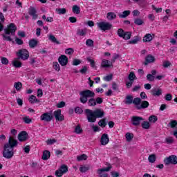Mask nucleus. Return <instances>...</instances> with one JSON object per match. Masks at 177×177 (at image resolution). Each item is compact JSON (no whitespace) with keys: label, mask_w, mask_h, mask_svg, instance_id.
I'll list each match as a JSON object with an SVG mask.
<instances>
[{"label":"nucleus","mask_w":177,"mask_h":177,"mask_svg":"<svg viewBox=\"0 0 177 177\" xmlns=\"http://www.w3.org/2000/svg\"><path fill=\"white\" fill-rule=\"evenodd\" d=\"M131 15V11L130 10H125L121 14H118V16L120 19H125L126 17H128L129 15Z\"/></svg>","instance_id":"obj_21"},{"label":"nucleus","mask_w":177,"mask_h":177,"mask_svg":"<svg viewBox=\"0 0 177 177\" xmlns=\"http://www.w3.org/2000/svg\"><path fill=\"white\" fill-rule=\"evenodd\" d=\"M80 172H86V171H89L88 165H84L80 167Z\"/></svg>","instance_id":"obj_40"},{"label":"nucleus","mask_w":177,"mask_h":177,"mask_svg":"<svg viewBox=\"0 0 177 177\" xmlns=\"http://www.w3.org/2000/svg\"><path fill=\"white\" fill-rule=\"evenodd\" d=\"M53 68L55 71H60V65L57 62H53Z\"/></svg>","instance_id":"obj_46"},{"label":"nucleus","mask_w":177,"mask_h":177,"mask_svg":"<svg viewBox=\"0 0 177 177\" xmlns=\"http://www.w3.org/2000/svg\"><path fill=\"white\" fill-rule=\"evenodd\" d=\"M72 10L73 13H76V15H80V12H81L80 7L77 5L73 6Z\"/></svg>","instance_id":"obj_33"},{"label":"nucleus","mask_w":177,"mask_h":177,"mask_svg":"<svg viewBox=\"0 0 177 177\" xmlns=\"http://www.w3.org/2000/svg\"><path fill=\"white\" fill-rule=\"evenodd\" d=\"M80 102L81 103H86L88 97H95V93L91 90H85L80 93Z\"/></svg>","instance_id":"obj_5"},{"label":"nucleus","mask_w":177,"mask_h":177,"mask_svg":"<svg viewBox=\"0 0 177 177\" xmlns=\"http://www.w3.org/2000/svg\"><path fill=\"white\" fill-rule=\"evenodd\" d=\"M41 121H44L45 122H50L53 120V114L52 112H46L41 115Z\"/></svg>","instance_id":"obj_7"},{"label":"nucleus","mask_w":177,"mask_h":177,"mask_svg":"<svg viewBox=\"0 0 177 177\" xmlns=\"http://www.w3.org/2000/svg\"><path fill=\"white\" fill-rule=\"evenodd\" d=\"M17 30V28L15 24H10L7 28L4 29L5 34L2 35L3 41H9V42H11L12 37H10V35L15 36Z\"/></svg>","instance_id":"obj_3"},{"label":"nucleus","mask_w":177,"mask_h":177,"mask_svg":"<svg viewBox=\"0 0 177 177\" xmlns=\"http://www.w3.org/2000/svg\"><path fill=\"white\" fill-rule=\"evenodd\" d=\"M50 158V152L46 150L44 151L41 156L42 160H49Z\"/></svg>","instance_id":"obj_22"},{"label":"nucleus","mask_w":177,"mask_h":177,"mask_svg":"<svg viewBox=\"0 0 177 177\" xmlns=\"http://www.w3.org/2000/svg\"><path fill=\"white\" fill-rule=\"evenodd\" d=\"M57 140L55 139H48L46 141L47 145H54V143H56Z\"/></svg>","instance_id":"obj_57"},{"label":"nucleus","mask_w":177,"mask_h":177,"mask_svg":"<svg viewBox=\"0 0 177 177\" xmlns=\"http://www.w3.org/2000/svg\"><path fill=\"white\" fill-rule=\"evenodd\" d=\"M140 121H143V118L140 116H133L131 118L132 124L135 127H138V125H140Z\"/></svg>","instance_id":"obj_14"},{"label":"nucleus","mask_w":177,"mask_h":177,"mask_svg":"<svg viewBox=\"0 0 177 177\" xmlns=\"http://www.w3.org/2000/svg\"><path fill=\"white\" fill-rule=\"evenodd\" d=\"M78 64H81V60L78 59H75L73 61V66H78Z\"/></svg>","instance_id":"obj_59"},{"label":"nucleus","mask_w":177,"mask_h":177,"mask_svg":"<svg viewBox=\"0 0 177 177\" xmlns=\"http://www.w3.org/2000/svg\"><path fill=\"white\" fill-rule=\"evenodd\" d=\"M98 125L102 128H104V127L107 125V124H106V119L100 120L98 122Z\"/></svg>","instance_id":"obj_45"},{"label":"nucleus","mask_w":177,"mask_h":177,"mask_svg":"<svg viewBox=\"0 0 177 177\" xmlns=\"http://www.w3.org/2000/svg\"><path fill=\"white\" fill-rule=\"evenodd\" d=\"M110 142V138H109V135L107 133H104L101 136L100 143L102 146H106V145H109Z\"/></svg>","instance_id":"obj_13"},{"label":"nucleus","mask_w":177,"mask_h":177,"mask_svg":"<svg viewBox=\"0 0 177 177\" xmlns=\"http://www.w3.org/2000/svg\"><path fill=\"white\" fill-rule=\"evenodd\" d=\"M75 133H77L80 135V133H82V129H81V126L77 125L75 128Z\"/></svg>","instance_id":"obj_42"},{"label":"nucleus","mask_w":177,"mask_h":177,"mask_svg":"<svg viewBox=\"0 0 177 177\" xmlns=\"http://www.w3.org/2000/svg\"><path fill=\"white\" fill-rule=\"evenodd\" d=\"M58 62L61 66H67V63H68V58L66 55H61L59 59Z\"/></svg>","instance_id":"obj_17"},{"label":"nucleus","mask_w":177,"mask_h":177,"mask_svg":"<svg viewBox=\"0 0 177 177\" xmlns=\"http://www.w3.org/2000/svg\"><path fill=\"white\" fill-rule=\"evenodd\" d=\"M12 66L17 68H20L21 67V62L17 58L12 61Z\"/></svg>","instance_id":"obj_23"},{"label":"nucleus","mask_w":177,"mask_h":177,"mask_svg":"<svg viewBox=\"0 0 177 177\" xmlns=\"http://www.w3.org/2000/svg\"><path fill=\"white\" fill-rule=\"evenodd\" d=\"M133 104L137 110H142L143 109H147L150 104L147 101H142L140 97H136L133 100Z\"/></svg>","instance_id":"obj_4"},{"label":"nucleus","mask_w":177,"mask_h":177,"mask_svg":"<svg viewBox=\"0 0 177 177\" xmlns=\"http://www.w3.org/2000/svg\"><path fill=\"white\" fill-rule=\"evenodd\" d=\"M85 113L88 122H95L96 118H102L104 116V111L100 109H97L95 111L86 109Z\"/></svg>","instance_id":"obj_2"},{"label":"nucleus","mask_w":177,"mask_h":177,"mask_svg":"<svg viewBox=\"0 0 177 177\" xmlns=\"http://www.w3.org/2000/svg\"><path fill=\"white\" fill-rule=\"evenodd\" d=\"M56 12L58 13V15H66L67 11L66 8H57L56 9Z\"/></svg>","instance_id":"obj_39"},{"label":"nucleus","mask_w":177,"mask_h":177,"mask_svg":"<svg viewBox=\"0 0 177 177\" xmlns=\"http://www.w3.org/2000/svg\"><path fill=\"white\" fill-rule=\"evenodd\" d=\"M28 14L30 15V16H32V17L34 20H35V19H37V17H38V15H37V10H35V8H34L32 7H30L29 8Z\"/></svg>","instance_id":"obj_18"},{"label":"nucleus","mask_w":177,"mask_h":177,"mask_svg":"<svg viewBox=\"0 0 177 177\" xmlns=\"http://www.w3.org/2000/svg\"><path fill=\"white\" fill-rule=\"evenodd\" d=\"M77 33L80 37H85L86 35V29H78Z\"/></svg>","instance_id":"obj_26"},{"label":"nucleus","mask_w":177,"mask_h":177,"mask_svg":"<svg viewBox=\"0 0 177 177\" xmlns=\"http://www.w3.org/2000/svg\"><path fill=\"white\" fill-rule=\"evenodd\" d=\"M165 165H169V164H174V165L177 164V157L176 156L171 155L169 157L164 160Z\"/></svg>","instance_id":"obj_9"},{"label":"nucleus","mask_w":177,"mask_h":177,"mask_svg":"<svg viewBox=\"0 0 177 177\" xmlns=\"http://www.w3.org/2000/svg\"><path fill=\"white\" fill-rule=\"evenodd\" d=\"M87 60H88V62H89L92 68H96V66L95 65V60H93L91 58H88Z\"/></svg>","instance_id":"obj_53"},{"label":"nucleus","mask_w":177,"mask_h":177,"mask_svg":"<svg viewBox=\"0 0 177 177\" xmlns=\"http://www.w3.org/2000/svg\"><path fill=\"white\" fill-rule=\"evenodd\" d=\"M28 139V134L26 131H21L18 135V140L19 142H26Z\"/></svg>","instance_id":"obj_15"},{"label":"nucleus","mask_w":177,"mask_h":177,"mask_svg":"<svg viewBox=\"0 0 177 177\" xmlns=\"http://www.w3.org/2000/svg\"><path fill=\"white\" fill-rule=\"evenodd\" d=\"M147 81H149L150 82H153V81H154V80H156V77L153 76V75L149 73L147 75Z\"/></svg>","instance_id":"obj_47"},{"label":"nucleus","mask_w":177,"mask_h":177,"mask_svg":"<svg viewBox=\"0 0 177 177\" xmlns=\"http://www.w3.org/2000/svg\"><path fill=\"white\" fill-rule=\"evenodd\" d=\"M14 88H15L16 91H19L23 88V84L20 82H15L14 84Z\"/></svg>","instance_id":"obj_29"},{"label":"nucleus","mask_w":177,"mask_h":177,"mask_svg":"<svg viewBox=\"0 0 177 177\" xmlns=\"http://www.w3.org/2000/svg\"><path fill=\"white\" fill-rule=\"evenodd\" d=\"M75 113H76L77 114H81L82 113V109L80 108V107H76L75 109Z\"/></svg>","instance_id":"obj_63"},{"label":"nucleus","mask_w":177,"mask_h":177,"mask_svg":"<svg viewBox=\"0 0 177 177\" xmlns=\"http://www.w3.org/2000/svg\"><path fill=\"white\" fill-rule=\"evenodd\" d=\"M129 81H132L133 82V80H135V78H136V75H135V73L133 72H131L129 75L128 77Z\"/></svg>","instance_id":"obj_48"},{"label":"nucleus","mask_w":177,"mask_h":177,"mask_svg":"<svg viewBox=\"0 0 177 177\" xmlns=\"http://www.w3.org/2000/svg\"><path fill=\"white\" fill-rule=\"evenodd\" d=\"M68 171V168L66 165H63L60 167L59 169L55 171V175L57 177L63 176L64 174H66Z\"/></svg>","instance_id":"obj_11"},{"label":"nucleus","mask_w":177,"mask_h":177,"mask_svg":"<svg viewBox=\"0 0 177 177\" xmlns=\"http://www.w3.org/2000/svg\"><path fill=\"white\" fill-rule=\"evenodd\" d=\"M135 99H133V96L132 95H127L125 97V101L124 103L125 104H132V103L133 104V100Z\"/></svg>","instance_id":"obj_20"},{"label":"nucleus","mask_w":177,"mask_h":177,"mask_svg":"<svg viewBox=\"0 0 177 177\" xmlns=\"http://www.w3.org/2000/svg\"><path fill=\"white\" fill-rule=\"evenodd\" d=\"M29 102L30 103H32V104L39 103V100H38V99H37V97H35V95H31L29 97Z\"/></svg>","instance_id":"obj_32"},{"label":"nucleus","mask_w":177,"mask_h":177,"mask_svg":"<svg viewBox=\"0 0 177 177\" xmlns=\"http://www.w3.org/2000/svg\"><path fill=\"white\" fill-rule=\"evenodd\" d=\"M106 19L109 21H113V20H115L117 19V15L113 12H109L106 14Z\"/></svg>","instance_id":"obj_19"},{"label":"nucleus","mask_w":177,"mask_h":177,"mask_svg":"<svg viewBox=\"0 0 177 177\" xmlns=\"http://www.w3.org/2000/svg\"><path fill=\"white\" fill-rule=\"evenodd\" d=\"M138 42H139V38L138 37L129 41V44H138Z\"/></svg>","instance_id":"obj_64"},{"label":"nucleus","mask_w":177,"mask_h":177,"mask_svg":"<svg viewBox=\"0 0 177 177\" xmlns=\"http://www.w3.org/2000/svg\"><path fill=\"white\" fill-rule=\"evenodd\" d=\"M151 92H152L153 96H160L162 93L161 89L157 90V89L154 88V89L151 90Z\"/></svg>","instance_id":"obj_31"},{"label":"nucleus","mask_w":177,"mask_h":177,"mask_svg":"<svg viewBox=\"0 0 177 177\" xmlns=\"http://www.w3.org/2000/svg\"><path fill=\"white\" fill-rule=\"evenodd\" d=\"M23 121L25 124H31L32 120L29 116H25L23 118Z\"/></svg>","instance_id":"obj_44"},{"label":"nucleus","mask_w":177,"mask_h":177,"mask_svg":"<svg viewBox=\"0 0 177 177\" xmlns=\"http://www.w3.org/2000/svg\"><path fill=\"white\" fill-rule=\"evenodd\" d=\"M165 100L167 102H170V100H172V95L171 94H167L165 97Z\"/></svg>","instance_id":"obj_61"},{"label":"nucleus","mask_w":177,"mask_h":177,"mask_svg":"<svg viewBox=\"0 0 177 177\" xmlns=\"http://www.w3.org/2000/svg\"><path fill=\"white\" fill-rule=\"evenodd\" d=\"M86 45L87 46H89L90 48H91V46H93V40L88 39L86 41Z\"/></svg>","instance_id":"obj_50"},{"label":"nucleus","mask_w":177,"mask_h":177,"mask_svg":"<svg viewBox=\"0 0 177 177\" xmlns=\"http://www.w3.org/2000/svg\"><path fill=\"white\" fill-rule=\"evenodd\" d=\"M66 106V102H60L59 103L57 104V109H62Z\"/></svg>","instance_id":"obj_55"},{"label":"nucleus","mask_w":177,"mask_h":177,"mask_svg":"<svg viewBox=\"0 0 177 177\" xmlns=\"http://www.w3.org/2000/svg\"><path fill=\"white\" fill-rule=\"evenodd\" d=\"M110 169H111V166H108L105 168L99 169L97 172L99 177H109V174H107L106 172H109Z\"/></svg>","instance_id":"obj_8"},{"label":"nucleus","mask_w":177,"mask_h":177,"mask_svg":"<svg viewBox=\"0 0 177 177\" xmlns=\"http://www.w3.org/2000/svg\"><path fill=\"white\" fill-rule=\"evenodd\" d=\"M87 158H88V156L86 154H82L77 157V161H83L86 160Z\"/></svg>","instance_id":"obj_36"},{"label":"nucleus","mask_w":177,"mask_h":177,"mask_svg":"<svg viewBox=\"0 0 177 177\" xmlns=\"http://www.w3.org/2000/svg\"><path fill=\"white\" fill-rule=\"evenodd\" d=\"M111 80H113V75H109L107 76L104 77V80L109 82V81H111Z\"/></svg>","instance_id":"obj_56"},{"label":"nucleus","mask_w":177,"mask_h":177,"mask_svg":"<svg viewBox=\"0 0 177 177\" xmlns=\"http://www.w3.org/2000/svg\"><path fill=\"white\" fill-rule=\"evenodd\" d=\"M135 24H136L137 26H142V24H143V20H142L141 19H136L134 21Z\"/></svg>","instance_id":"obj_51"},{"label":"nucleus","mask_w":177,"mask_h":177,"mask_svg":"<svg viewBox=\"0 0 177 177\" xmlns=\"http://www.w3.org/2000/svg\"><path fill=\"white\" fill-rule=\"evenodd\" d=\"M142 127L144 129H149V128H150V123L149 122H147V121H144L142 123Z\"/></svg>","instance_id":"obj_38"},{"label":"nucleus","mask_w":177,"mask_h":177,"mask_svg":"<svg viewBox=\"0 0 177 177\" xmlns=\"http://www.w3.org/2000/svg\"><path fill=\"white\" fill-rule=\"evenodd\" d=\"M153 40V36H151L150 34H147L144 37H143V42H150V41Z\"/></svg>","instance_id":"obj_27"},{"label":"nucleus","mask_w":177,"mask_h":177,"mask_svg":"<svg viewBox=\"0 0 177 177\" xmlns=\"http://www.w3.org/2000/svg\"><path fill=\"white\" fill-rule=\"evenodd\" d=\"M131 35H132V33L131 32H124L123 37H122V38H123V39H125L127 41L128 39H131Z\"/></svg>","instance_id":"obj_30"},{"label":"nucleus","mask_w":177,"mask_h":177,"mask_svg":"<svg viewBox=\"0 0 177 177\" xmlns=\"http://www.w3.org/2000/svg\"><path fill=\"white\" fill-rule=\"evenodd\" d=\"M169 125H170L171 128H175V127H176V125H177V121L176 120H171L169 122Z\"/></svg>","instance_id":"obj_58"},{"label":"nucleus","mask_w":177,"mask_h":177,"mask_svg":"<svg viewBox=\"0 0 177 177\" xmlns=\"http://www.w3.org/2000/svg\"><path fill=\"white\" fill-rule=\"evenodd\" d=\"M38 45V40L35 39H32L29 41V46L30 48H35Z\"/></svg>","instance_id":"obj_24"},{"label":"nucleus","mask_w":177,"mask_h":177,"mask_svg":"<svg viewBox=\"0 0 177 177\" xmlns=\"http://www.w3.org/2000/svg\"><path fill=\"white\" fill-rule=\"evenodd\" d=\"M101 67L103 68H109V67H113V62L106 59H103L101 62Z\"/></svg>","instance_id":"obj_16"},{"label":"nucleus","mask_w":177,"mask_h":177,"mask_svg":"<svg viewBox=\"0 0 177 177\" xmlns=\"http://www.w3.org/2000/svg\"><path fill=\"white\" fill-rule=\"evenodd\" d=\"M97 26L102 31H109L113 28V25L107 21L97 22Z\"/></svg>","instance_id":"obj_6"},{"label":"nucleus","mask_w":177,"mask_h":177,"mask_svg":"<svg viewBox=\"0 0 177 177\" xmlns=\"http://www.w3.org/2000/svg\"><path fill=\"white\" fill-rule=\"evenodd\" d=\"M92 129L93 130L94 132H99L100 131V127H99L98 126L93 125Z\"/></svg>","instance_id":"obj_62"},{"label":"nucleus","mask_w":177,"mask_h":177,"mask_svg":"<svg viewBox=\"0 0 177 177\" xmlns=\"http://www.w3.org/2000/svg\"><path fill=\"white\" fill-rule=\"evenodd\" d=\"M119 57H120V55H118V54H114L111 61L112 64L114 63L115 60H117V59H118Z\"/></svg>","instance_id":"obj_60"},{"label":"nucleus","mask_w":177,"mask_h":177,"mask_svg":"<svg viewBox=\"0 0 177 177\" xmlns=\"http://www.w3.org/2000/svg\"><path fill=\"white\" fill-rule=\"evenodd\" d=\"M48 39L51 41V42H54V44H57V45H60V41H57L56 37L53 35H49Z\"/></svg>","instance_id":"obj_28"},{"label":"nucleus","mask_w":177,"mask_h":177,"mask_svg":"<svg viewBox=\"0 0 177 177\" xmlns=\"http://www.w3.org/2000/svg\"><path fill=\"white\" fill-rule=\"evenodd\" d=\"M17 146V140L15 138L10 137L8 140V143L4 145L3 151V157L4 158L10 159L13 157L15 153L13 152V148Z\"/></svg>","instance_id":"obj_1"},{"label":"nucleus","mask_w":177,"mask_h":177,"mask_svg":"<svg viewBox=\"0 0 177 177\" xmlns=\"http://www.w3.org/2000/svg\"><path fill=\"white\" fill-rule=\"evenodd\" d=\"M88 105L91 106H96V100L93 98H91L88 100Z\"/></svg>","instance_id":"obj_37"},{"label":"nucleus","mask_w":177,"mask_h":177,"mask_svg":"<svg viewBox=\"0 0 177 177\" xmlns=\"http://www.w3.org/2000/svg\"><path fill=\"white\" fill-rule=\"evenodd\" d=\"M158 120V118H157V116L156 115H151L149 118V122H152L154 124V122H156V121Z\"/></svg>","instance_id":"obj_43"},{"label":"nucleus","mask_w":177,"mask_h":177,"mask_svg":"<svg viewBox=\"0 0 177 177\" xmlns=\"http://www.w3.org/2000/svg\"><path fill=\"white\" fill-rule=\"evenodd\" d=\"M54 117H55L56 121H64V116L62 115V110L60 109L54 111Z\"/></svg>","instance_id":"obj_12"},{"label":"nucleus","mask_w":177,"mask_h":177,"mask_svg":"<svg viewBox=\"0 0 177 177\" xmlns=\"http://www.w3.org/2000/svg\"><path fill=\"white\" fill-rule=\"evenodd\" d=\"M148 160L149 162H151V164L156 162V155L154 154L150 155L148 158Z\"/></svg>","instance_id":"obj_41"},{"label":"nucleus","mask_w":177,"mask_h":177,"mask_svg":"<svg viewBox=\"0 0 177 177\" xmlns=\"http://www.w3.org/2000/svg\"><path fill=\"white\" fill-rule=\"evenodd\" d=\"M66 55H73L74 53V50L73 48H68L65 50Z\"/></svg>","instance_id":"obj_54"},{"label":"nucleus","mask_w":177,"mask_h":177,"mask_svg":"<svg viewBox=\"0 0 177 177\" xmlns=\"http://www.w3.org/2000/svg\"><path fill=\"white\" fill-rule=\"evenodd\" d=\"M126 139L127 142H131L132 140L133 139V134L131 133H126Z\"/></svg>","instance_id":"obj_35"},{"label":"nucleus","mask_w":177,"mask_h":177,"mask_svg":"<svg viewBox=\"0 0 177 177\" xmlns=\"http://www.w3.org/2000/svg\"><path fill=\"white\" fill-rule=\"evenodd\" d=\"M145 60L147 62V63H145V64H147L149 63H154V60H156V59L152 55H149L147 56Z\"/></svg>","instance_id":"obj_25"},{"label":"nucleus","mask_w":177,"mask_h":177,"mask_svg":"<svg viewBox=\"0 0 177 177\" xmlns=\"http://www.w3.org/2000/svg\"><path fill=\"white\" fill-rule=\"evenodd\" d=\"M165 142L167 145H172V143H174V138H172V137H167V138H166L165 139Z\"/></svg>","instance_id":"obj_34"},{"label":"nucleus","mask_w":177,"mask_h":177,"mask_svg":"<svg viewBox=\"0 0 177 177\" xmlns=\"http://www.w3.org/2000/svg\"><path fill=\"white\" fill-rule=\"evenodd\" d=\"M1 61L2 64H4L6 66L9 64V60L6 57H1Z\"/></svg>","instance_id":"obj_49"},{"label":"nucleus","mask_w":177,"mask_h":177,"mask_svg":"<svg viewBox=\"0 0 177 177\" xmlns=\"http://www.w3.org/2000/svg\"><path fill=\"white\" fill-rule=\"evenodd\" d=\"M17 55L19 57H20V59H22V60H27L30 56L28 51L26 49L19 50Z\"/></svg>","instance_id":"obj_10"},{"label":"nucleus","mask_w":177,"mask_h":177,"mask_svg":"<svg viewBox=\"0 0 177 177\" xmlns=\"http://www.w3.org/2000/svg\"><path fill=\"white\" fill-rule=\"evenodd\" d=\"M124 33H125V31H124V30L121 28L118 30V35L120 37V38H122L124 37Z\"/></svg>","instance_id":"obj_52"}]
</instances>
